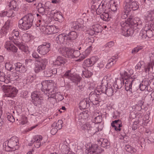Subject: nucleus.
I'll return each mask as SVG.
<instances>
[{
  "label": "nucleus",
  "instance_id": "obj_1",
  "mask_svg": "<svg viewBox=\"0 0 154 154\" xmlns=\"http://www.w3.org/2000/svg\"><path fill=\"white\" fill-rule=\"evenodd\" d=\"M34 18L32 14L30 13L26 15L19 20V28L24 30L29 29L32 25Z\"/></svg>",
  "mask_w": 154,
  "mask_h": 154
},
{
  "label": "nucleus",
  "instance_id": "obj_2",
  "mask_svg": "<svg viewBox=\"0 0 154 154\" xmlns=\"http://www.w3.org/2000/svg\"><path fill=\"white\" fill-rule=\"evenodd\" d=\"M99 127L97 125L95 124L93 122H87L85 124L82 125L81 127V129L85 131V135L88 137L92 136L96 132L99 131L101 130L102 128H98Z\"/></svg>",
  "mask_w": 154,
  "mask_h": 154
},
{
  "label": "nucleus",
  "instance_id": "obj_3",
  "mask_svg": "<svg viewBox=\"0 0 154 154\" xmlns=\"http://www.w3.org/2000/svg\"><path fill=\"white\" fill-rule=\"evenodd\" d=\"M140 34L143 39L147 37L149 38L152 37L154 35V22L146 23Z\"/></svg>",
  "mask_w": 154,
  "mask_h": 154
},
{
  "label": "nucleus",
  "instance_id": "obj_4",
  "mask_svg": "<svg viewBox=\"0 0 154 154\" xmlns=\"http://www.w3.org/2000/svg\"><path fill=\"white\" fill-rule=\"evenodd\" d=\"M121 77L123 80V84L125 81H125V89L127 91H132V85L134 79L132 78L131 77L130 75L125 71H123V72H120Z\"/></svg>",
  "mask_w": 154,
  "mask_h": 154
},
{
  "label": "nucleus",
  "instance_id": "obj_5",
  "mask_svg": "<svg viewBox=\"0 0 154 154\" xmlns=\"http://www.w3.org/2000/svg\"><path fill=\"white\" fill-rule=\"evenodd\" d=\"M32 102L34 105L40 107L43 102V99L39 92L37 91L33 92L31 94Z\"/></svg>",
  "mask_w": 154,
  "mask_h": 154
},
{
  "label": "nucleus",
  "instance_id": "obj_6",
  "mask_svg": "<svg viewBox=\"0 0 154 154\" xmlns=\"http://www.w3.org/2000/svg\"><path fill=\"white\" fill-rule=\"evenodd\" d=\"M48 63V60L43 59L37 60L35 63L34 71L35 73H38L44 69Z\"/></svg>",
  "mask_w": 154,
  "mask_h": 154
},
{
  "label": "nucleus",
  "instance_id": "obj_7",
  "mask_svg": "<svg viewBox=\"0 0 154 154\" xmlns=\"http://www.w3.org/2000/svg\"><path fill=\"white\" fill-rule=\"evenodd\" d=\"M120 25L122 28V33L123 35L128 37L133 35L134 31L132 28L131 27L129 24L125 22H122Z\"/></svg>",
  "mask_w": 154,
  "mask_h": 154
},
{
  "label": "nucleus",
  "instance_id": "obj_8",
  "mask_svg": "<svg viewBox=\"0 0 154 154\" xmlns=\"http://www.w3.org/2000/svg\"><path fill=\"white\" fill-rule=\"evenodd\" d=\"M3 89L5 94V96L8 97H15L17 92L16 88L11 86H4Z\"/></svg>",
  "mask_w": 154,
  "mask_h": 154
},
{
  "label": "nucleus",
  "instance_id": "obj_9",
  "mask_svg": "<svg viewBox=\"0 0 154 154\" xmlns=\"http://www.w3.org/2000/svg\"><path fill=\"white\" fill-rule=\"evenodd\" d=\"M19 140L17 138L13 137L8 141V146L10 148L11 151H14L19 148Z\"/></svg>",
  "mask_w": 154,
  "mask_h": 154
},
{
  "label": "nucleus",
  "instance_id": "obj_10",
  "mask_svg": "<svg viewBox=\"0 0 154 154\" xmlns=\"http://www.w3.org/2000/svg\"><path fill=\"white\" fill-rule=\"evenodd\" d=\"M101 95L97 94L96 93L91 92L89 95V100L94 105L101 106L102 103H100V101H99Z\"/></svg>",
  "mask_w": 154,
  "mask_h": 154
},
{
  "label": "nucleus",
  "instance_id": "obj_11",
  "mask_svg": "<svg viewBox=\"0 0 154 154\" xmlns=\"http://www.w3.org/2000/svg\"><path fill=\"white\" fill-rule=\"evenodd\" d=\"M41 85L42 90L45 93L48 90H51L50 89H51V88H54V83L52 80H45L41 83Z\"/></svg>",
  "mask_w": 154,
  "mask_h": 154
},
{
  "label": "nucleus",
  "instance_id": "obj_12",
  "mask_svg": "<svg viewBox=\"0 0 154 154\" xmlns=\"http://www.w3.org/2000/svg\"><path fill=\"white\" fill-rule=\"evenodd\" d=\"M40 29L43 33L47 34H51L56 33L55 27L53 26H46L39 25Z\"/></svg>",
  "mask_w": 154,
  "mask_h": 154
},
{
  "label": "nucleus",
  "instance_id": "obj_13",
  "mask_svg": "<svg viewBox=\"0 0 154 154\" xmlns=\"http://www.w3.org/2000/svg\"><path fill=\"white\" fill-rule=\"evenodd\" d=\"M50 45L49 44H46L39 46L38 48L37 51L41 54L45 55L50 50Z\"/></svg>",
  "mask_w": 154,
  "mask_h": 154
},
{
  "label": "nucleus",
  "instance_id": "obj_14",
  "mask_svg": "<svg viewBox=\"0 0 154 154\" xmlns=\"http://www.w3.org/2000/svg\"><path fill=\"white\" fill-rule=\"evenodd\" d=\"M129 24V25H134L135 26H141L142 24V22L139 17H135L134 19L128 18L127 21L126 22Z\"/></svg>",
  "mask_w": 154,
  "mask_h": 154
},
{
  "label": "nucleus",
  "instance_id": "obj_15",
  "mask_svg": "<svg viewBox=\"0 0 154 154\" xmlns=\"http://www.w3.org/2000/svg\"><path fill=\"white\" fill-rule=\"evenodd\" d=\"M57 88L54 85V88H51V90H48L47 92L45 94L48 96V99L49 98H54L55 97H57V95L61 96V95L59 92H56Z\"/></svg>",
  "mask_w": 154,
  "mask_h": 154
},
{
  "label": "nucleus",
  "instance_id": "obj_16",
  "mask_svg": "<svg viewBox=\"0 0 154 154\" xmlns=\"http://www.w3.org/2000/svg\"><path fill=\"white\" fill-rule=\"evenodd\" d=\"M57 42L60 44H66L68 42L66 40V36L65 34H61L59 35L56 38Z\"/></svg>",
  "mask_w": 154,
  "mask_h": 154
},
{
  "label": "nucleus",
  "instance_id": "obj_17",
  "mask_svg": "<svg viewBox=\"0 0 154 154\" xmlns=\"http://www.w3.org/2000/svg\"><path fill=\"white\" fill-rule=\"evenodd\" d=\"M51 15L55 21L61 22L63 19V16L60 12L56 11H51Z\"/></svg>",
  "mask_w": 154,
  "mask_h": 154
},
{
  "label": "nucleus",
  "instance_id": "obj_18",
  "mask_svg": "<svg viewBox=\"0 0 154 154\" xmlns=\"http://www.w3.org/2000/svg\"><path fill=\"white\" fill-rule=\"evenodd\" d=\"M128 7H125V8L126 9L128 12H130L131 10L135 11L137 10L139 8V6L137 3L134 1H133L130 4L128 5Z\"/></svg>",
  "mask_w": 154,
  "mask_h": 154
},
{
  "label": "nucleus",
  "instance_id": "obj_19",
  "mask_svg": "<svg viewBox=\"0 0 154 154\" xmlns=\"http://www.w3.org/2000/svg\"><path fill=\"white\" fill-rule=\"evenodd\" d=\"M102 149L98 148V145L97 144H93L91 145V146L89 147V148L86 149V152H101L102 151Z\"/></svg>",
  "mask_w": 154,
  "mask_h": 154
},
{
  "label": "nucleus",
  "instance_id": "obj_20",
  "mask_svg": "<svg viewBox=\"0 0 154 154\" xmlns=\"http://www.w3.org/2000/svg\"><path fill=\"white\" fill-rule=\"evenodd\" d=\"M66 35L68 42L75 40L78 37L76 32L74 31L70 32L68 34Z\"/></svg>",
  "mask_w": 154,
  "mask_h": 154
},
{
  "label": "nucleus",
  "instance_id": "obj_21",
  "mask_svg": "<svg viewBox=\"0 0 154 154\" xmlns=\"http://www.w3.org/2000/svg\"><path fill=\"white\" fill-rule=\"evenodd\" d=\"M145 16L147 21L149 22L154 20V11H147L146 13Z\"/></svg>",
  "mask_w": 154,
  "mask_h": 154
},
{
  "label": "nucleus",
  "instance_id": "obj_22",
  "mask_svg": "<svg viewBox=\"0 0 154 154\" xmlns=\"http://www.w3.org/2000/svg\"><path fill=\"white\" fill-rule=\"evenodd\" d=\"M91 50V45H90L89 47L86 49L85 51L82 53L80 57V58L78 60L81 61L87 57L89 55Z\"/></svg>",
  "mask_w": 154,
  "mask_h": 154
},
{
  "label": "nucleus",
  "instance_id": "obj_23",
  "mask_svg": "<svg viewBox=\"0 0 154 154\" xmlns=\"http://www.w3.org/2000/svg\"><path fill=\"white\" fill-rule=\"evenodd\" d=\"M57 72V70L56 69H47L44 72V75L46 77H50L52 75L55 74Z\"/></svg>",
  "mask_w": 154,
  "mask_h": 154
},
{
  "label": "nucleus",
  "instance_id": "obj_24",
  "mask_svg": "<svg viewBox=\"0 0 154 154\" xmlns=\"http://www.w3.org/2000/svg\"><path fill=\"white\" fill-rule=\"evenodd\" d=\"M71 71L68 70L66 72L64 75V76L69 79L73 82H77L79 79L77 77L70 73Z\"/></svg>",
  "mask_w": 154,
  "mask_h": 154
},
{
  "label": "nucleus",
  "instance_id": "obj_25",
  "mask_svg": "<svg viewBox=\"0 0 154 154\" xmlns=\"http://www.w3.org/2000/svg\"><path fill=\"white\" fill-rule=\"evenodd\" d=\"M15 70L17 71H18L21 73H24L26 71L25 66L22 63H17Z\"/></svg>",
  "mask_w": 154,
  "mask_h": 154
},
{
  "label": "nucleus",
  "instance_id": "obj_26",
  "mask_svg": "<svg viewBox=\"0 0 154 154\" xmlns=\"http://www.w3.org/2000/svg\"><path fill=\"white\" fill-rule=\"evenodd\" d=\"M122 87V84L121 81L117 79L115 80V83L112 87H113L115 92H116L117 89H120Z\"/></svg>",
  "mask_w": 154,
  "mask_h": 154
},
{
  "label": "nucleus",
  "instance_id": "obj_27",
  "mask_svg": "<svg viewBox=\"0 0 154 154\" xmlns=\"http://www.w3.org/2000/svg\"><path fill=\"white\" fill-rule=\"evenodd\" d=\"M144 71L146 73L152 72L154 76V64L150 62L149 63L148 65L145 67Z\"/></svg>",
  "mask_w": 154,
  "mask_h": 154
},
{
  "label": "nucleus",
  "instance_id": "obj_28",
  "mask_svg": "<svg viewBox=\"0 0 154 154\" xmlns=\"http://www.w3.org/2000/svg\"><path fill=\"white\" fill-rule=\"evenodd\" d=\"M117 58V56H113L111 58L109 59L106 67L107 68H109L115 64L116 61V60Z\"/></svg>",
  "mask_w": 154,
  "mask_h": 154
},
{
  "label": "nucleus",
  "instance_id": "obj_29",
  "mask_svg": "<svg viewBox=\"0 0 154 154\" xmlns=\"http://www.w3.org/2000/svg\"><path fill=\"white\" fill-rule=\"evenodd\" d=\"M19 34V33L18 30H14L12 32L11 34V36H10L9 38L11 40L13 39L18 40L20 38Z\"/></svg>",
  "mask_w": 154,
  "mask_h": 154
},
{
  "label": "nucleus",
  "instance_id": "obj_30",
  "mask_svg": "<svg viewBox=\"0 0 154 154\" xmlns=\"http://www.w3.org/2000/svg\"><path fill=\"white\" fill-rule=\"evenodd\" d=\"M9 80L8 77H6L4 73L0 69V81L6 84H8L9 82Z\"/></svg>",
  "mask_w": 154,
  "mask_h": 154
},
{
  "label": "nucleus",
  "instance_id": "obj_31",
  "mask_svg": "<svg viewBox=\"0 0 154 154\" xmlns=\"http://www.w3.org/2000/svg\"><path fill=\"white\" fill-rule=\"evenodd\" d=\"M65 63V60L63 58L60 56L58 57L54 61V65L60 66L62 64H64Z\"/></svg>",
  "mask_w": 154,
  "mask_h": 154
},
{
  "label": "nucleus",
  "instance_id": "obj_32",
  "mask_svg": "<svg viewBox=\"0 0 154 154\" xmlns=\"http://www.w3.org/2000/svg\"><path fill=\"white\" fill-rule=\"evenodd\" d=\"M11 9L15 11H17L18 9V5L17 2L15 0L11 1L9 4Z\"/></svg>",
  "mask_w": 154,
  "mask_h": 154
},
{
  "label": "nucleus",
  "instance_id": "obj_33",
  "mask_svg": "<svg viewBox=\"0 0 154 154\" xmlns=\"http://www.w3.org/2000/svg\"><path fill=\"white\" fill-rule=\"evenodd\" d=\"M10 25V22L8 20L6 22L4 26L2 28L1 30V32L4 34H6L9 29Z\"/></svg>",
  "mask_w": 154,
  "mask_h": 154
},
{
  "label": "nucleus",
  "instance_id": "obj_34",
  "mask_svg": "<svg viewBox=\"0 0 154 154\" xmlns=\"http://www.w3.org/2000/svg\"><path fill=\"white\" fill-rule=\"evenodd\" d=\"M97 141L100 144L101 146L103 147H106L109 146V142L106 139H100Z\"/></svg>",
  "mask_w": 154,
  "mask_h": 154
},
{
  "label": "nucleus",
  "instance_id": "obj_35",
  "mask_svg": "<svg viewBox=\"0 0 154 154\" xmlns=\"http://www.w3.org/2000/svg\"><path fill=\"white\" fill-rule=\"evenodd\" d=\"M63 121L61 120H59L57 122H54L52 125V126L57 128L58 130L61 129L62 126Z\"/></svg>",
  "mask_w": 154,
  "mask_h": 154
},
{
  "label": "nucleus",
  "instance_id": "obj_36",
  "mask_svg": "<svg viewBox=\"0 0 154 154\" xmlns=\"http://www.w3.org/2000/svg\"><path fill=\"white\" fill-rule=\"evenodd\" d=\"M91 27L96 33L101 32L102 31V26L98 24L94 25Z\"/></svg>",
  "mask_w": 154,
  "mask_h": 154
},
{
  "label": "nucleus",
  "instance_id": "obj_37",
  "mask_svg": "<svg viewBox=\"0 0 154 154\" xmlns=\"http://www.w3.org/2000/svg\"><path fill=\"white\" fill-rule=\"evenodd\" d=\"M14 43L16 45L18 46L19 48L22 51L24 52H26L27 51L28 48L25 45H23L20 42H14Z\"/></svg>",
  "mask_w": 154,
  "mask_h": 154
},
{
  "label": "nucleus",
  "instance_id": "obj_38",
  "mask_svg": "<svg viewBox=\"0 0 154 154\" xmlns=\"http://www.w3.org/2000/svg\"><path fill=\"white\" fill-rule=\"evenodd\" d=\"M115 92L113 89V87L111 86H107V88L106 92V94L108 96H112L114 92Z\"/></svg>",
  "mask_w": 154,
  "mask_h": 154
},
{
  "label": "nucleus",
  "instance_id": "obj_39",
  "mask_svg": "<svg viewBox=\"0 0 154 154\" xmlns=\"http://www.w3.org/2000/svg\"><path fill=\"white\" fill-rule=\"evenodd\" d=\"M19 78L18 74L15 72H13L10 76L8 77L9 82L10 81H14L17 79Z\"/></svg>",
  "mask_w": 154,
  "mask_h": 154
},
{
  "label": "nucleus",
  "instance_id": "obj_40",
  "mask_svg": "<svg viewBox=\"0 0 154 154\" xmlns=\"http://www.w3.org/2000/svg\"><path fill=\"white\" fill-rule=\"evenodd\" d=\"M125 149L127 152L131 153H135L137 152V150L134 148H133L130 145H126L125 147Z\"/></svg>",
  "mask_w": 154,
  "mask_h": 154
},
{
  "label": "nucleus",
  "instance_id": "obj_41",
  "mask_svg": "<svg viewBox=\"0 0 154 154\" xmlns=\"http://www.w3.org/2000/svg\"><path fill=\"white\" fill-rule=\"evenodd\" d=\"M73 50L72 49H69L67 48L65 52V56L71 58H72Z\"/></svg>",
  "mask_w": 154,
  "mask_h": 154
},
{
  "label": "nucleus",
  "instance_id": "obj_42",
  "mask_svg": "<svg viewBox=\"0 0 154 154\" xmlns=\"http://www.w3.org/2000/svg\"><path fill=\"white\" fill-rule=\"evenodd\" d=\"M111 126L114 128V129L116 131H120V127L122 126V124L121 122H119L118 123L114 124L113 123H111Z\"/></svg>",
  "mask_w": 154,
  "mask_h": 154
},
{
  "label": "nucleus",
  "instance_id": "obj_43",
  "mask_svg": "<svg viewBox=\"0 0 154 154\" xmlns=\"http://www.w3.org/2000/svg\"><path fill=\"white\" fill-rule=\"evenodd\" d=\"M93 75V73L88 70H85L82 71V76L88 78L90 77Z\"/></svg>",
  "mask_w": 154,
  "mask_h": 154
},
{
  "label": "nucleus",
  "instance_id": "obj_44",
  "mask_svg": "<svg viewBox=\"0 0 154 154\" xmlns=\"http://www.w3.org/2000/svg\"><path fill=\"white\" fill-rule=\"evenodd\" d=\"M100 17L101 19L104 21H108L109 20V14L105 12H103L100 15Z\"/></svg>",
  "mask_w": 154,
  "mask_h": 154
},
{
  "label": "nucleus",
  "instance_id": "obj_45",
  "mask_svg": "<svg viewBox=\"0 0 154 154\" xmlns=\"http://www.w3.org/2000/svg\"><path fill=\"white\" fill-rule=\"evenodd\" d=\"M23 40L25 42H28L30 40V36L28 33H24L22 37Z\"/></svg>",
  "mask_w": 154,
  "mask_h": 154
},
{
  "label": "nucleus",
  "instance_id": "obj_46",
  "mask_svg": "<svg viewBox=\"0 0 154 154\" xmlns=\"http://www.w3.org/2000/svg\"><path fill=\"white\" fill-rule=\"evenodd\" d=\"M87 105L89 104L87 103V102L85 100L82 101L79 103V106L81 109H85Z\"/></svg>",
  "mask_w": 154,
  "mask_h": 154
},
{
  "label": "nucleus",
  "instance_id": "obj_47",
  "mask_svg": "<svg viewBox=\"0 0 154 154\" xmlns=\"http://www.w3.org/2000/svg\"><path fill=\"white\" fill-rule=\"evenodd\" d=\"M94 39L92 37H89L87 38L85 40V42L86 44L88 45L89 46L91 45V44L94 42Z\"/></svg>",
  "mask_w": 154,
  "mask_h": 154
},
{
  "label": "nucleus",
  "instance_id": "obj_48",
  "mask_svg": "<svg viewBox=\"0 0 154 154\" xmlns=\"http://www.w3.org/2000/svg\"><path fill=\"white\" fill-rule=\"evenodd\" d=\"M42 137L41 136L38 135H36L33 138L34 140L32 141V142L40 143V142L42 140Z\"/></svg>",
  "mask_w": 154,
  "mask_h": 154
},
{
  "label": "nucleus",
  "instance_id": "obj_49",
  "mask_svg": "<svg viewBox=\"0 0 154 154\" xmlns=\"http://www.w3.org/2000/svg\"><path fill=\"white\" fill-rule=\"evenodd\" d=\"M13 115L10 113H8L7 114V119L10 122L13 123L14 122L15 119Z\"/></svg>",
  "mask_w": 154,
  "mask_h": 154
},
{
  "label": "nucleus",
  "instance_id": "obj_50",
  "mask_svg": "<svg viewBox=\"0 0 154 154\" xmlns=\"http://www.w3.org/2000/svg\"><path fill=\"white\" fill-rule=\"evenodd\" d=\"M13 45L10 42L7 41L6 42L5 45V47L7 50L9 51L10 49V48L12 47V45Z\"/></svg>",
  "mask_w": 154,
  "mask_h": 154
},
{
  "label": "nucleus",
  "instance_id": "obj_51",
  "mask_svg": "<svg viewBox=\"0 0 154 154\" xmlns=\"http://www.w3.org/2000/svg\"><path fill=\"white\" fill-rule=\"evenodd\" d=\"M142 49V47H137L133 49L131 51V53L134 54L137 53L140 50Z\"/></svg>",
  "mask_w": 154,
  "mask_h": 154
},
{
  "label": "nucleus",
  "instance_id": "obj_52",
  "mask_svg": "<svg viewBox=\"0 0 154 154\" xmlns=\"http://www.w3.org/2000/svg\"><path fill=\"white\" fill-rule=\"evenodd\" d=\"M67 48L66 47L60 48L58 49V51L60 54L65 56Z\"/></svg>",
  "mask_w": 154,
  "mask_h": 154
},
{
  "label": "nucleus",
  "instance_id": "obj_53",
  "mask_svg": "<svg viewBox=\"0 0 154 154\" xmlns=\"http://www.w3.org/2000/svg\"><path fill=\"white\" fill-rule=\"evenodd\" d=\"M150 62L154 64V50L149 55Z\"/></svg>",
  "mask_w": 154,
  "mask_h": 154
},
{
  "label": "nucleus",
  "instance_id": "obj_54",
  "mask_svg": "<svg viewBox=\"0 0 154 154\" xmlns=\"http://www.w3.org/2000/svg\"><path fill=\"white\" fill-rule=\"evenodd\" d=\"M95 122L96 124L100 123L102 121V117L100 116L99 115L95 118Z\"/></svg>",
  "mask_w": 154,
  "mask_h": 154
},
{
  "label": "nucleus",
  "instance_id": "obj_55",
  "mask_svg": "<svg viewBox=\"0 0 154 154\" xmlns=\"http://www.w3.org/2000/svg\"><path fill=\"white\" fill-rule=\"evenodd\" d=\"M62 148L63 152H65V153H68L69 151V149H70V148L65 144L63 145Z\"/></svg>",
  "mask_w": 154,
  "mask_h": 154
},
{
  "label": "nucleus",
  "instance_id": "obj_56",
  "mask_svg": "<svg viewBox=\"0 0 154 154\" xmlns=\"http://www.w3.org/2000/svg\"><path fill=\"white\" fill-rule=\"evenodd\" d=\"M84 63L87 66L90 67L92 66L91 63V60L89 59H88L85 60Z\"/></svg>",
  "mask_w": 154,
  "mask_h": 154
},
{
  "label": "nucleus",
  "instance_id": "obj_57",
  "mask_svg": "<svg viewBox=\"0 0 154 154\" xmlns=\"http://www.w3.org/2000/svg\"><path fill=\"white\" fill-rule=\"evenodd\" d=\"M124 11L125 12L122 14L121 17L122 18L125 19L127 17L128 15V13L130 12H128L126 11L127 10H126V9L125 8V7H124Z\"/></svg>",
  "mask_w": 154,
  "mask_h": 154
},
{
  "label": "nucleus",
  "instance_id": "obj_58",
  "mask_svg": "<svg viewBox=\"0 0 154 154\" xmlns=\"http://www.w3.org/2000/svg\"><path fill=\"white\" fill-rule=\"evenodd\" d=\"M72 55V58L75 57H78L80 55V51L78 50L74 51L73 50Z\"/></svg>",
  "mask_w": 154,
  "mask_h": 154
},
{
  "label": "nucleus",
  "instance_id": "obj_59",
  "mask_svg": "<svg viewBox=\"0 0 154 154\" xmlns=\"http://www.w3.org/2000/svg\"><path fill=\"white\" fill-rule=\"evenodd\" d=\"M6 69L8 70L11 71L13 69L12 65L9 63H7L5 64Z\"/></svg>",
  "mask_w": 154,
  "mask_h": 154
},
{
  "label": "nucleus",
  "instance_id": "obj_60",
  "mask_svg": "<svg viewBox=\"0 0 154 154\" xmlns=\"http://www.w3.org/2000/svg\"><path fill=\"white\" fill-rule=\"evenodd\" d=\"M27 119L26 117L24 116L23 117L22 119H21L20 123L22 125L25 124L27 122Z\"/></svg>",
  "mask_w": 154,
  "mask_h": 154
},
{
  "label": "nucleus",
  "instance_id": "obj_61",
  "mask_svg": "<svg viewBox=\"0 0 154 154\" xmlns=\"http://www.w3.org/2000/svg\"><path fill=\"white\" fill-rule=\"evenodd\" d=\"M79 116L81 117L82 119H85L87 117L88 114L87 112H84L81 113L79 115Z\"/></svg>",
  "mask_w": 154,
  "mask_h": 154
},
{
  "label": "nucleus",
  "instance_id": "obj_62",
  "mask_svg": "<svg viewBox=\"0 0 154 154\" xmlns=\"http://www.w3.org/2000/svg\"><path fill=\"white\" fill-rule=\"evenodd\" d=\"M114 43L113 42H110L107 43L104 46L105 48H110L114 45Z\"/></svg>",
  "mask_w": 154,
  "mask_h": 154
},
{
  "label": "nucleus",
  "instance_id": "obj_63",
  "mask_svg": "<svg viewBox=\"0 0 154 154\" xmlns=\"http://www.w3.org/2000/svg\"><path fill=\"white\" fill-rule=\"evenodd\" d=\"M90 59L91 63L93 65L97 61L98 59L97 57H93Z\"/></svg>",
  "mask_w": 154,
  "mask_h": 154
},
{
  "label": "nucleus",
  "instance_id": "obj_64",
  "mask_svg": "<svg viewBox=\"0 0 154 154\" xmlns=\"http://www.w3.org/2000/svg\"><path fill=\"white\" fill-rule=\"evenodd\" d=\"M14 12H13L12 10H11L7 11V17H14Z\"/></svg>",
  "mask_w": 154,
  "mask_h": 154
}]
</instances>
